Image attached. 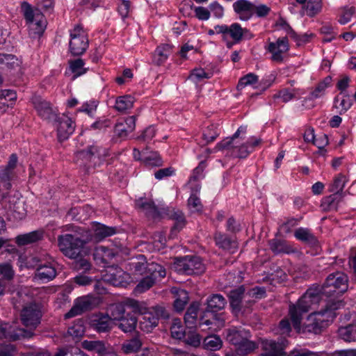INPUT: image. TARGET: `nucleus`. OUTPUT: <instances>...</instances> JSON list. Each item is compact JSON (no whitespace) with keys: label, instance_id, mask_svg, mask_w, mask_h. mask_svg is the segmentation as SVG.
Wrapping results in <instances>:
<instances>
[{"label":"nucleus","instance_id":"obj_51","mask_svg":"<svg viewBox=\"0 0 356 356\" xmlns=\"http://www.w3.org/2000/svg\"><path fill=\"white\" fill-rule=\"evenodd\" d=\"M245 289L243 286H240L237 289H233L229 292V298L230 305L233 307H239L243 296L244 294Z\"/></svg>","mask_w":356,"mask_h":356},{"label":"nucleus","instance_id":"obj_14","mask_svg":"<svg viewBox=\"0 0 356 356\" xmlns=\"http://www.w3.org/2000/svg\"><path fill=\"white\" fill-rule=\"evenodd\" d=\"M108 156L107 150L97 145H92L76 153V158L81 159L88 167L96 166Z\"/></svg>","mask_w":356,"mask_h":356},{"label":"nucleus","instance_id":"obj_6","mask_svg":"<svg viewBox=\"0 0 356 356\" xmlns=\"http://www.w3.org/2000/svg\"><path fill=\"white\" fill-rule=\"evenodd\" d=\"M208 35L221 34L222 38L226 42L228 48L238 44L243 40H251L254 34L248 29L242 28L240 24L233 23L230 26L226 24L216 25L213 29L207 31Z\"/></svg>","mask_w":356,"mask_h":356},{"label":"nucleus","instance_id":"obj_3","mask_svg":"<svg viewBox=\"0 0 356 356\" xmlns=\"http://www.w3.org/2000/svg\"><path fill=\"white\" fill-rule=\"evenodd\" d=\"M344 306L342 300L326 302L324 309L309 315L307 323L303 325L304 332L319 334L322 330L332 323L336 317L335 311Z\"/></svg>","mask_w":356,"mask_h":356},{"label":"nucleus","instance_id":"obj_49","mask_svg":"<svg viewBox=\"0 0 356 356\" xmlns=\"http://www.w3.org/2000/svg\"><path fill=\"white\" fill-rule=\"evenodd\" d=\"M340 198V194L334 193L323 199L322 206L326 210H337Z\"/></svg>","mask_w":356,"mask_h":356},{"label":"nucleus","instance_id":"obj_43","mask_svg":"<svg viewBox=\"0 0 356 356\" xmlns=\"http://www.w3.org/2000/svg\"><path fill=\"white\" fill-rule=\"evenodd\" d=\"M108 314L113 321H119L125 314V307L122 303L111 305L107 309Z\"/></svg>","mask_w":356,"mask_h":356},{"label":"nucleus","instance_id":"obj_8","mask_svg":"<svg viewBox=\"0 0 356 356\" xmlns=\"http://www.w3.org/2000/svg\"><path fill=\"white\" fill-rule=\"evenodd\" d=\"M21 9L30 30L33 31V34L41 35L47 26L44 15L39 11L34 12L31 6L26 1L22 3Z\"/></svg>","mask_w":356,"mask_h":356},{"label":"nucleus","instance_id":"obj_57","mask_svg":"<svg viewBox=\"0 0 356 356\" xmlns=\"http://www.w3.org/2000/svg\"><path fill=\"white\" fill-rule=\"evenodd\" d=\"M205 162L201 161L198 166H197L192 172L190 177L188 184H192L193 182L200 181V179L204 177V170L205 168Z\"/></svg>","mask_w":356,"mask_h":356},{"label":"nucleus","instance_id":"obj_21","mask_svg":"<svg viewBox=\"0 0 356 356\" xmlns=\"http://www.w3.org/2000/svg\"><path fill=\"white\" fill-rule=\"evenodd\" d=\"M95 303V299L92 296L78 298L72 309L65 314V318H70L91 309Z\"/></svg>","mask_w":356,"mask_h":356},{"label":"nucleus","instance_id":"obj_31","mask_svg":"<svg viewBox=\"0 0 356 356\" xmlns=\"http://www.w3.org/2000/svg\"><path fill=\"white\" fill-rule=\"evenodd\" d=\"M270 249L275 254H290L296 252L295 248L289 245L286 241L273 238L269 241Z\"/></svg>","mask_w":356,"mask_h":356},{"label":"nucleus","instance_id":"obj_26","mask_svg":"<svg viewBox=\"0 0 356 356\" xmlns=\"http://www.w3.org/2000/svg\"><path fill=\"white\" fill-rule=\"evenodd\" d=\"M93 234L88 233L91 236V241L95 240L97 242L101 241L106 237L114 235L116 233L115 227H108L99 222H94L92 227Z\"/></svg>","mask_w":356,"mask_h":356},{"label":"nucleus","instance_id":"obj_27","mask_svg":"<svg viewBox=\"0 0 356 356\" xmlns=\"http://www.w3.org/2000/svg\"><path fill=\"white\" fill-rule=\"evenodd\" d=\"M305 93L303 89L300 88H282L276 94L273 95V98L280 99L283 103H287L295 99L300 97Z\"/></svg>","mask_w":356,"mask_h":356},{"label":"nucleus","instance_id":"obj_58","mask_svg":"<svg viewBox=\"0 0 356 356\" xmlns=\"http://www.w3.org/2000/svg\"><path fill=\"white\" fill-rule=\"evenodd\" d=\"M219 136V132L216 126L211 124L208 126L204 131L202 137L207 143L213 142Z\"/></svg>","mask_w":356,"mask_h":356},{"label":"nucleus","instance_id":"obj_33","mask_svg":"<svg viewBox=\"0 0 356 356\" xmlns=\"http://www.w3.org/2000/svg\"><path fill=\"white\" fill-rule=\"evenodd\" d=\"M263 348L265 353L261 356H286L282 353V347L281 343L274 340H264L262 342Z\"/></svg>","mask_w":356,"mask_h":356},{"label":"nucleus","instance_id":"obj_36","mask_svg":"<svg viewBox=\"0 0 356 356\" xmlns=\"http://www.w3.org/2000/svg\"><path fill=\"white\" fill-rule=\"evenodd\" d=\"M111 321L108 315L99 314L92 321V325L98 332H106L111 329Z\"/></svg>","mask_w":356,"mask_h":356},{"label":"nucleus","instance_id":"obj_9","mask_svg":"<svg viewBox=\"0 0 356 356\" xmlns=\"http://www.w3.org/2000/svg\"><path fill=\"white\" fill-rule=\"evenodd\" d=\"M42 316V306L40 303L30 302L22 308L20 318L22 324L27 327L26 330H34L40 324Z\"/></svg>","mask_w":356,"mask_h":356},{"label":"nucleus","instance_id":"obj_28","mask_svg":"<svg viewBox=\"0 0 356 356\" xmlns=\"http://www.w3.org/2000/svg\"><path fill=\"white\" fill-rule=\"evenodd\" d=\"M332 86V77L327 76L323 80L319 81L312 91L310 92L308 97H305L304 102L307 100H314L323 97L326 90Z\"/></svg>","mask_w":356,"mask_h":356},{"label":"nucleus","instance_id":"obj_61","mask_svg":"<svg viewBox=\"0 0 356 356\" xmlns=\"http://www.w3.org/2000/svg\"><path fill=\"white\" fill-rule=\"evenodd\" d=\"M188 206L194 212L202 211L203 207L200 197L195 193L191 194L188 200Z\"/></svg>","mask_w":356,"mask_h":356},{"label":"nucleus","instance_id":"obj_20","mask_svg":"<svg viewBox=\"0 0 356 356\" xmlns=\"http://www.w3.org/2000/svg\"><path fill=\"white\" fill-rule=\"evenodd\" d=\"M32 103L38 115L43 120L53 122L57 118L58 114L55 111L51 104L40 97H35L32 99Z\"/></svg>","mask_w":356,"mask_h":356},{"label":"nucleus","instance_id":"obj_23","mask_svg":"<svg viewBox=\"0 0 356 356\" xmlns=\"http://www.w3.org/2000/svg\"><path fill=\"white\" fill-rule=\"evenodd\" d=\"M56 275V270L54 266V261L51 259V261L40 264L38 266L35 273V278L42 282H47L55 278Z\"/></svg>","mask_w":356,"mask_h":356},{"label":"nucleus","instance_id":"obj_42","mask_svg":"<svg viewBox=\"0 0 356 356\" xmlns=\"http://www.w3.org/2000/svg\"><path fill=\"white\" fill-rule=\"evenodd\" d=\"M339 337L345 341L350 342L356 341V325H348L341 327L338 330Z\"/></svg>","mask_w":356,"mask_h":356},{"label":"nucleus","instance_id":"obj_17","mask_svg":"<svg viewBox=\"0 0 356 356\" xmlns=\"http://www.w3.org/2000/svg\"><path fill=\"white\" fill-rule=\"evenodd\" d=\"M241 337L240 331H234L229 336L230 341L236 346V354L245 356L254 351L257 348V345L252 341L241 339Z\"/></svg>","mask_w":356,"mask_h":356},{"label":"nucleus","instance_id":"obj_18","mask_svg":"<svg viewBox=\"0 0 356 356\" xmlns=\"http://www.w3.org/2000/svg\"><path fill=\"white\" fill-rule=\"evenodd\" d=\"M18 158L16 154H12L6 165L0 166V181L3 184L6 190L12 187L10 181L15 175V169L17 167Z\"/></svg>","mask_w":356,"mask_h":356},{"label":"nucleus","instance_id":"obj_35","mask_svg":"<svg viewBox=\"0 0 356 356\" xmlns=\"http://www.w3.org/2000/svg\"><path fill=\"white\" fill-rule=\"evenodd\" d=\"M43 238V232L41 230L33 231L16 237V243L18 245H25L35 243Z\"/></svg>","mask_w":356,"mask_h":356},{"label":"nucleus","instance_id":"obj_2","mask_svg":"<svg viewBox=\"0 0 356 356\" xmlns=\"http://www.w3.org/2000/svg\"><path fill=\"white\" fill-rule=\"evenodd\" d=\"M135 207L149 218L159 220L168 218L175 220L171 229V236L179 232L186 225V219L181 211L169 207H157L153 200L146 197L137 199L135 201Z\"/></svg>","mask_w":356,"mask_h":356},{"label":"nucleus","instance_id":"obj_53","mask_svg":"<svg viewBox=\"0 0 356 356\" xmlns=\"http://www.w3.org/2000/svg\"><path fill=\"white\" fill-rule=\"evenodd\" d=\"M16 66H18V61L15 56L0 54L1 68L13 69Z\"/></svg>","mask_w":356,"mask_h":356},{"label":"nucleus","instance_id":"obj_16","mask_svg":"<svg viewBox=\"0 0 356 356\" xmlns=\"http://www.w3.org/2000/svg\"><path fill=\"white\" fill-rule=\"evenodd\" d=\"M290 49L287 37H281L275 42H270L266 50L271 54L272 61L281 63L284 61V55Z\"/></svg>","mask_w":356,"mask_h":356},{"label":"nucleus","instance_id":"obj_39","mask_svg":"<svg viewBox=\"0 0 356 356\" xmlns=\"http://www.w3.org/2000/svg\"><path fill=\"white\" fill-rule=\"evenodd\" d=\"M118 321L117 325L122 331L131 332L135 330L138 319L134 315L127 314Z\"/></svg>","mask_w":356,"mask_h":356},{"label":"nucleus","instance_id":"obj_45","mask_svg":"<svg viewBox=\"0 0 356 356\" xmlns=\"http://www.w3.org/2000/svg\"><path fill=\"white\" fill-rule=\"evenodd\" d=\"M222 342L221 339L216 335L208 336L204 339L203 346L206 350L216 351L222 347Z\"/></svg>","mask_w":356,"mask_h":356},{"label":"nucleus","instance_id":"obj_54","mask_svg":"<svg viewBox=\"0 0 356 356\" xmlns=\"http://www.w3.org/2000/svg\"><path fill=\"white\" fill-rule=\"evenodd\" d=\"M346 181V177L342 174L337 175L331 185L330 191L339 194L345 187Z\"/></svg>","mask_w":356,"mask_h":356},{"label":"nucleus","instance_id":"obj_38","mask_svg":"<svg viewBox=\"0 0 356 356\" xmlns=\"http://www.w3.org/2000/svg\"><path fill=\"white\" fill-rule=\"evenodd\" d=\"M226 305V300L220 294H213L207 299V309L211 312L222 309Z\"/></svg>","mask_w":356,"mask_h":356},{"label":"nucleus","instance_id":"obj_19","mask_svg":"<svg viewBox=\"0 0 356 356\" xmlns=\"http://www.w3.org/2000/svg\"><path fill=\"white\" fill-rule=\"evenodd\" d=\"M129 278V274L119 267L108 268L103 277L105 282L114 286H125Z\"/></svg>","mask_w":356,"mask_h":356},{"label":"nucleus","instance_id":"obj_34","mask_svg":"<svg viewBox=\"0 0 356 356\" xmlns=\"http://www.w3.org/2000/svg\"><path fill=\"white\" fill-rule=\"evenodd\" d=\"M322 7V0H308L305 5L302 6L300 15L314 17L321 13Z\"/></svg>","mask_w":356,"mask_h":356},{"label":"nucleus","instance_id":"obj_30","mask_svg":"<svg viewBox=\"0 0 356 356\" xmlns=\"http://www.w3.org/2000/svg\"><path fill=\"white\" fill-rule=\"evenodd\" d=\"M172 53V47L169 44H163L156 47L153 56L152 63L158 66L162 65L168 60Z\"/></svg>","mask_w":356,"mask_h":356},{"label":"nucleus","instance_id":"obj_1","mask_svg":"<svg viewBox=\"0 0 356 356\" xmlns=\"http://www.w3.org/2000/svg\"><path fill=\"white\" fill-rule=\"evenodd\" d=\"M348 279L346 274L337 271L330 274L321 287L309 288L298 299L296 305L289 306V314L296 330L300 329L302 315L317 304L323 296L330 298V301L340 300L338 297L348 289Z\"/></svg>","mask_w":356,"mask_h":356},{"label":"nucleus","instance_id":"obj_50","mask_svg":"<svg viewBox=\"0 0 356 356\" xmlns=\"http://www.w3.org/2000/svg\"><path fill=\"white\" fill-rule=\"evenodd\" d=\"M199 306L200 304L198 302H194L187 309L184 316V321L186 324L191 325L195 323L199 311Z\"/></svg>","mask_w":356,"mask_h":356},{"label":"nucleus","instance_id":"obj_11","mask_svg":"<svg viewBox=\"0 0 356 356\" xmlns=\"http://www.w3.org/2000/svg\"><path fill=\"white\" fill-rule=\"evenodd\" d=\"M166 271L161 265L152 262L147 267V275L136 285L137 292L143 293L149 289L157 280L165 277Z\"/></svg>","mask_w":356,"mask_h":356},{"label":"nucleus","instance_id":"obj_63","mask_svg":"<svg viewBox=\"0 0 356 356\" xmlns=\"http://www.w3.org/2000/svg\"><path fill=\"white\" fill-rule=\"evenodd\" d=\"M211 76L212 73L207 72L202 68H196L191 72L189 78L200 81L204 79H209Z\"/></svg>","mask_w":356,"mask_h":356},{"label":"nucleus","instance_id":"obj_62","mask_svg":"<svg viewBox=\"0 0 356 356\" xmlns=\"http://www.w3.org/2000/svg\"><path fill=\"white\" fill-rule=\"evenodd\" d=\"M355 9L353 6H346L343 8L341 14L340 15L339 22L341 24H346L351 20Z\"/></svg>","mask_w":356,"mask_h":356},{"label":"nucleus","instance_id":"obj_37","mask_svg":"<svg viewBox=\"0 0 356 356\" xmlns=\"http://www.w3.org/2000/svg\"><path fill=\"white\" fill-rule=\"evenodd\" d=\"M341 95V97L338 95L334 97L333 104V106L339 110L338 112L340 115L344 114L353 105L352 100L348 94L343 93Z\"/></svg>","mask_w":356,"mask_h":356},{"label":"nucleus","instance_id":"obj_40","mask_svg":"<svg viewBox=\"0 0 356 356\" xmlns=\"http://www.w3.org/2000/svg\"><path fill=\"white\" fill-rule=\"evenodd\" d=\"M81 346L83 348L89 351H95L100 355V356L108 352L105 343L102 341L84 340L82 341Z\"/></svg>","mask_w":356,"mask_h":356},{"label":"nucleus","instance_id":"obj_44","mask_svg":"<svg viewBox=\"0 0 356 356\" xmlns=\"http://www.w3.org/2000/svg\"><path fill=\"white\" fill-rule=\"evenodd\" d=\"M170 332L172 338L182 339L186 337L185 327L179 318H175L170 327Z\"/></svg>","mask_w":356,"mask_h":356},{"label":"nucleus","instance_id":"obj_47","mask_svg":"<svg viewBox=\"0 0 356 356\" xmlns=\"http://www.w3.org/2000/svg\"><path fill=\"white\" fill-rule=\"evenodd\" d=\"M143 163L146 167H156L162 165L163 161L157 152H151L149 154H143Z\"/></svg>","mask_w":356,"mask_h":356},{"label":"nucleus","instance_id":"obj_4","mask_svg":"<svg viewBox=\"0 0 356 356\" xmlns=\"http://www.w3.org/2000/svg\"><path fill=\"white\" fill-rule=\"evenodd\" d=\"M88 230L76 227L74 234H65L58 236L60 251L70 259H76L81 255L84 245L91 241Z\"/></svg>","mask_w":356,"mask_h":356},{"label":"nucleus","instance_id":"obj_59","mask_svg":"<svg viewBox=\"0 0 356 356\" xmlns=\"http://www.w3.org/2000/svg\"><path fill=\"white\" fill-rule=\"evenodd\" d=\"M0 275L2 276L4 280L8 281L13 279L15 270L10 263L4 262L0 264Z\"/></svg>","mask_w":356,"mask_h":356},{"label":"nucleus","instance_id":"obj_10","mask_svg":"<svg viewBox=\"0 0 356 356\" xmlns=\"http://www.w3.org/2000/svg\"><path fill=\"white\" fill-rule=\"evenodd\" d=\"M34 335L31 330L21 327L17 323L0 322V339L8 341L31 339Z\"/></svg>","mask_w":356,"mask_h":356},{"label":"nucleus","instance_id":"obj_12","mask_svg":"<svg viewBox=\"0 0 356 356\" xmlns=\"http://www.w3.org/2000/svg\"><path fill=\"white\" fill-rule=\"evenodd\" d=\"M175 265L177 271L186 275H200L205 270L202 259L197 256L187 255L178 258Z\"/></svg>","mask_w":356,"mask_h":356},{"label":"nucleus","instance_id":"obj_25","mask_svg":"<svg viewBox=\"0 0 356 356\" xmlns=\"http://www.w3.org/2000/svg\"><path fill=\"white\" fill-rule=\"evenodd\" d=\"M136 127V117L129 116L118 120L114 127L115 134L120 138H126Z\"/></svg>","mask_w":356,"mask_h":356},{"label":"nucleus","instance_id":"obj_15","mask_svg":"<svg viewBox=\"0 0 356 356\" xmlns=\"http://www.w3.org/2000/svg\"><path fill=\"white\" fill-rule=\"evenodd\" d=\"M56 128L57 136L59 141H64L74 133L75 122L65 114L58 115L53 122Z\"/></svg>","mask_w":356,"mask_h":356},{"label":"nucleus","instance_id":"obj_7","mask_svg":"<svg viewBox=\"0 0 356 356\" xmlns=\"http://www.w3.org/2000/svg\"><path fill=\"white\" fill-rule=\"evenodd\" d=\"M70 40L69 49L73 56L83 54L88 48L89 39L87 31L83 26L77 24L70 30Z\"/></svg>","mask_w":356,"mask_h":356},{"label":"nucleus","instance_id":"obj_13","mask_svg":"<svg viewBox=\"0 0 356 356\" xmlns=\"http://www.w3.org/2000/svg\"><path fill=\"white\" fill-rule=\"evenodd\" d=\"M160 318H168V314L165 309L161 306L152 307V311L147 312L140 316L139 321V328L145 332H150L154 327L157 326Z\"/></svg>","mask_w":356,"mask_h":356},{"label":"nucleus","instance_id":"obj_56","mask_svg":"<svg viewBox=\"0 0 356 356\" xmlns=\"http://www.w3.org/2000/svg\"><path fill=\"white\" fill-rule=\"evenodd\" d=\"M300 220L301 218H289L286 220V221L283 222L281 225H280L279 230L285 234H289L291 232L292 229L295 227L296 225H298Z\"/></svg>","mask_w":356,"mask_h":356},{"label":"nucleus","instance_id":"obj_32","mask_svg":"<svg viewBox=\"0 0 356 356\" xmlns=\"http://www.w3.org/2000/svg\"><path fill=\"white\" fill-rule=\"evenodd\" d=\"M115 257L113 250L104 247L99 246L95 248L93 253V259L97 264H102L106 265L109 263Z\"/></svg>","mask_w":356,"mask_h":356},{"label":"nucleus","instance_id":"obj_48","mask_svg":"<svg viewBox=\"0 0 356 356\" xmlns=\"http://www.w3.org/2000/svg\"><path fill=\"white\" fill-rule=\"evenodd\" d=\"M142 343L138 337L127 340L122 346V350L125 354L134 353L140 350Z\"/></svg>","mask_w":356,"mask_h":356},{"label":"nucleus","instance_id":"obj_52","mask_svg":"<svg viewBox=\"0 0 356 356\" xmlns=\"http://www.w3.org/2000/svg\"><path fill=\"white\" fill-rule=\"evenodd\" d=\"M85 63L83 59L78 58L70 63V67L74 74V79L86 73L87 69L84 67Z\"/></svg>","mask_w":356,"mask_h":356},{"label":"nucleus","instance_id":"obj_60","mask_svg":"<svg viewBox=\"0 0 356 356\" xmlns=\"http://www.w3.org/2000/svg\"><path fill=\"white\" fill-rule=\"evenodd\" d=\"M259 76L253 73H249L240 79L237 88L242 89L248 85H252L258 82Z\"/></svg>","mask_w":356,"mask_h":356},{"label":"nucleus","instance_id":"obj_55","mask_svg":"<svg viewBox=\"0 0 356 356\" xmlns=\"http://www.w3.org/2000/svg\"><path fill=\"white\" fill-rule=\"evenodd\" d=\"M304 140L306 143H312L315 145L318 148L321 149L324 147L325 145L328 144V139L326 135H323V138L325 140V143L322 145V146L319 145L317 143L318 140H315V135H314V129L313 128L307 129L303 136Z\"/></svg>","mask_w":356,"mask_h":356},{"label":"nucleus","instance_id":"obj_46","mask_svg":"<svg viewBox=\"0 0 356 356\" xmlns=\"http://www.w3.org/2000/svg\"><path fill=\"white\" fill-rule=\"evenodd\" d=\"M134 97L130 95L121 96L116 99L115 108L120 112H124L133 107Z\"/></svg>","mask_w":356,"mask_h":356},{"label":"nucleus","instance_id":"obj_41","mask_svg":"<svg viewBox=\"0 0 356 356\" xmlns=\"http://www.w3.org/2000/svg\"><path fill=\"white\" fill-rule=\"evenodd\" d=\"M189 300L188 292L184 289H177L175 291L174 307L177 312H182Z\"/></svg>","mask_w":356,"mask_h":356},{"label":"nucleus","instance_id":"obj_29","mask_svg":"<svg viewBox=\"0 0 356 356\" xmlns=\"http://www.w3.org/2000/svg\"><path fill=\"white\" fill-rule=\"evenodd\" d=\"M295 238L310 246L315 247L318 245V241L312 230L306 227H299L294 232Z\"/></svg>","mask_w":356,"mask_h":356},{"label":"nucleus","instance_id":"obj_22","mask_svg":"<svg viewBox=\"0 0 356 356\" xmlns=\"http://www.w3.org/2000/svg\"><path fill=\"white\" fill-rule=\"evenodd\" d=\"M215 244L218 248L234 253L238 248V243L235 237L229 236L225 233L217 232L214 234Z\"/></svg>","mask_w":356,"mask_h":356},{"label":"nucleus","instance_id":"obj_5","mask_svg":"<svg viewBox=\"0 0 356 356\" xmlns=\"http://www.w3.org/2000/svg\"><path fill=\"white\" fill-rule=\"evenodd\" d=\"M261 143L262 139L255 136H250L245 142H242L240 139H224L216 144L215 149H228L232 157L243 159L248 157Z\"/></svg>","mask_w":356,"mask_h":356},{"label":"nucleus","instance_id":"obj_64","mask_svg":"<svg viewBox=\"0 0 356 356\" xmlns=\"http://www.w3.org/2000/svg\"><path fill=\"white\" fill-rule=\"evenodd\" d=\"M184 339L187 344L193 347L199 346L202 340V337L199 334L192 331L188 332V334L186 333Z\"/></svg>","mask_w":356,"mask_h":356},{"label":"nucleus","instance_id":"obj_24","mask_svg":"<svg viewBox=\"0 0 356 356\" xmlns=\"http://www.w3.org/2000/svg\"><path fill=\"white\" fill-rule=\"evenodd\" d=\"M233 10L241 21H248L253 17V3L248 0H237L233 5Z\"/></svg>","mask_w":356,"mask_h":356}]
</instances>
